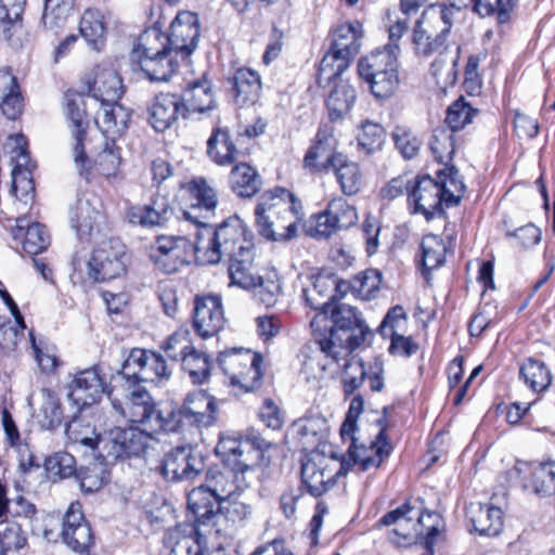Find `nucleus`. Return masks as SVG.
I'll list each match as a JSON object with an SVG mask.
<instances>
[{
  "label": "nucleus",
  "instance_id": "f257e3e1",
  "mask_svg": "<svg viewBox=\"0 0 555 555\" xmlns=\"http://www.w3.org/2000/svg\"><path fill=\"white\" fill-rule=\"evenodd\" d=\"M321 330L313 332L314 345L319 353L328 361L322 370H337L339 361L348 357L364 340L369 328L360 319L357 310L346 304H337L330 308L328 323H321Z\"/></svg>",
  "mask_w": 555,
  "mask_h": 555
},
{
  "label": "nucleus",
  "instance_id": "f03ea898",
  "mask_svg": "<svg viewBox=\"0 0 555 555\" xmlns=\"http://www.w3.org/2000/svg\"><path fill=\"white\" fill-rule=\"evenodd\" d=\"M258 233L269 241H289L297 236L304 214L294 195L283 188L264 192L255 209Z\"/></svg>",
  "mask_w": 555,
  "mask_h": 555
},
{
  "label": "nucleus",
  "instance_id": "7ed1b4c3",
  "mask_svg": "<svg viewBox=\"0 0 555 555\" xmlns=\"http://www.w3.org/2000/svg\"><path fill=\"white\" fill-rule=\"evenodd\" d=\"M438 180L429 176L416 177L409 191V202L413 212L422 214L427 220L443 212V206L459 204L465 185L455 167L437 171Z\"/></svg>",
  "mask_w": 555,
  "mask_h": 555
},
{
  "label": "nucleus",
  "instance_id": "20e7f679",
  "mask_svg": "<svg viewBox=\"0 0 555 555\" xmlns=\"http://www.w3.org/2000/svg\"><path fill=\"white\" fill-rule=\"evenodd\" d=\"M461 12V3H430L416 21L412 42L417 55L429 56L440 53L447 42L455 16Z\"/></svg>",
  "mask_w": 555,
  "mask_h": 555
},
{
  "label": "nucleus",
  "instance_id": "39448f33",
  "mask_svg": "<svg viewBox=\"0 0 555 555\" xmlns=\"http://www.w3.org/2000/svg\"><path fill=\"white\" fill-rule=\"evenodd\" d=\"M246 241L245 225L238 217H230L215 230L205 223L196 233L195 259L201 264L218 263L223 257L237 255Z\"/></svg>",
  "mask_w": 555,
  "mask_h": 555
},
{
  "label": "nucleus",
  "instance_id": "423d86ee",
  "mask_svg": "<svg viewBox=\"0 0 555 555\" xmlns=\"http://www.w3.org/2000/svg\"><path fill=\"white\" fill-rule=\"evenodd\" d=\"M310 346H306L301 353L305 357L302 362L307 372L314 375L330 372L332 375L343 373V386L346 395H352L358 388L361 387L364 379H369L370 387L373 391H380L384 387L382 374L384 372L383 363L378 359L370 362L367 366L363 361L351 353L339 361V367L332 370L331 367L322 370V364L328 360L320 353L315 357H307L306 351L310 350Z\"/></svg>",
  "mask_w": 555,
  "mask_h": 555
},
{
  "label": "nucleus",
  "instance_id": "0eeeda50",
  "mask_svg": "<svg viewBox=\"0 0 555 555\" xmlns=\"http://www.w3.org/2000/svg\"><path fill=\"white\" fill-rule=\"evenodd\" d=\"M400 47L376 49L360 59L358 73L375 98L388 99L400 86L399 56Z\"/></svg>",
  "mask_w": 555,
  "mask_h": 555
},
{
  "label": "nucleus",
  "instance_id": "6e6552de",
  "mask_svg": "<svg viewBox=\"0 0 555 555\" xmlns=\"http://www.w3.org/2000/svg\"><path fill=\"white\" fill-rule=\"evenodd\" d=\"M219 406L217 399L206 390H194L188 393L177 410L168 413L164 425V431H179L184 425L194 426L197 429L214 426L218 421Z\"/></svg>",
  "mask_w": 555,
  "mask_h": 555
},
{
  "label": "nucleus",
  "instance_id": "1a4fd4ad",
  "mask_svg": "<svg viewBox=\"0 0 555 555\" xmlns=\"http://www.w3.org/2000/svg\"><path fill=\"white\" fill-rule=\"evenodd\" d=\"M150 441L151 436L135 427H115L105 431L100 439L98 456L107 464L141 456Z\"/></svg>",
  "mask_w": 555,
  "mask_h": 555
},
{
  "label": "nucleus",
  "instance_id": "9d476101",
  "mask_svg": "<svg viewBox=\"0 0 555 555\" xmlns=\"http://www.w3.org/2000/svg\"><path fill=\"white\" fill-rule=\"evenodd\" d=\"M259 354L244 348H234L219 353L218 363L229 377L230 385L244 391H251L260 385L262 373Z\"/></svg>",
  "mask_w": 555,
  "mask_h": 555
},
{
  "label": "nucleus",
  "instance_id": "9b49d317",
  "mask_svg": "<svg viewBox=\"0 0 555 555\" xmlns=\"http://www.w3.org/2000/svg\"><path fill=\"white\" fill-rule=\"evenodd\" d=\"M119 374L126 383L140 385L168 380L171 372L162 354L134 348L124 361Z\"/></svg>",
  "mask_w": 555,
  "mask_h": 555
},
{
  "label": "nucleus",
  "instance_id": "f8f14e48",
  "mask_svg": "<svg viewBox=\"0 0 555 555\" xmlns=\"http://www.w3.org/2000/svg\"><path fill=\"white\" fill-rule=\"evenodd\" d=\"M195 257V243L184 236H157L149 249L154 267L166 274L178 272Z\"/></svg>",
  "mask_w": 555,
  "mask_h": 555
},
{
  "label": "nucleus",
  "instance_id": "ddd939ff",
  "mask_svg": "<svg viewBox=\"0 0 555 555\" xmlns=\"http://www.w3.org/2000/svg\"><path fill=\"white\" fill-rule=\"evenodd\" d=\"M127 384L126 401H113V408L131 423L149 424L151 429L164 430L166 417L155 410L154 401L150 392L141 385Z\"/></svg>",
  "mask_w": 555,
  "mask_h": 555
},
{
  "label": "nucleus",
  "instance_id": "4468645a",
  "mask_svg": "<svg viewBox=\"0 0 555 555\" xmlns=\"http://www.w3.org/2000/svg\"><path fill=\"white\" fill-rule=\"evenodd\" d=\"M9 139L15 144L11 151V159L14 165L12 170V192L18 202L28 205L34 202L35 197L31 172L36 165L30 160L27 141L23 134L11 135Z\"/></svg>",
  "mask_w": 555,
  "mask_h": 555
},
{
  "label": "nucleus",
  "instance_id": "2eb2a0df",
  "mask_svg": "<svg viewBox=\"0 0 555 555\" xmlns=\"http://www.w3.org/2000/svg\"><path fill=\"white\" fill-rule=\"evenodd\" d=\"M64 99L66 116L76 141L74 145V160L79 173L87 176L91 162L86 156L83 149V140L89 127V119L85 109V99L81 94L72 91L66 92Z\"/></svg>",
  "mask_w": 555,
  "mask_h": 555
},
{
  "label": "nucleus",
  "instance_id": "dca6fc26",
  "mask_svg": "<svg viewBox=\"0 0 555 555\" xmlns=\"http://www.w3.org/2000/svg\"><path fill=\"white\" fill-rule=\"evenodd\" d=\"M254 470L244 467L225 465L222 468H211L207 473L206 483L215 496L223 502L233 496H242L249 488Z\"/></svg>",
  "mask_w": 555,
  "mask_h": 555
},
{
  "label": "nucleus",
  "instance_id": "f3484780",
  "mask_svg": "<svg viewBox=\"0 0 555 555\" xmlns=\"http://www.w3.org/2000/svg\"><path fill=\"white\" fill-rule=\"evenodd\" d=\"M61 538L64 544L77 554H88L94 537L79 502L69 504L62 524Z\"/></svg>",
  "mask_w": 555,
  "mask_h": 555
},
{
  "label": "nucleus",
  "instance_id": "a211bd4d",
  "mask_svg": "<svg viewBox=\"0 0 555 555\" xmlns=\"http://www.w3.org/2000/svg\"><path fill=\"white\" fill-rule=\"evenodd\" d=\"M185 192L189 195L190 205L183 210V218L199 228L215 214L218 205L217 192L207 180L201 177L188 182Z\"/></svg>",
  "mask_w": 555,
  "mask_h": 555
},
{
  "label": "nucleus",
  "instance_id": "6ab92c4d",
  "mask_svg": "<svg viewBox=\"0 0 555 555\" xmlns=\"http://www.w3.org/2000/svg\"><path fill=\"white\" fill-rule=\"evenodd\" d=\"M125 253L118 242H103L92 253L88 261V276L93 282H105L119 276L125 271Z\"/></svg>",
  "mask_w": 555,
  "mask_h": 555
},
{
  "label": "nucleus",
  "instance_id": "aec40b11",
  "mask_svg": "<svg viewBox=\"0 0 555 555\" xmlns=\"http://www.w3.org/2000/svg\"><path fill=\"white\" fill-rule=\"evenodd\" d=\"M205 468L204 457L189 447H178L169 451L162 461V475L171 481L191 480Z\"/></svg>",
  "mask_w": 555,
  "mask_h": 555
},
{
  "label": "nucleus",
  "instance_id": "412c9836",
  "mask_svg": "<svg viewBox=\"0 0 555 555\" xmlns=\"http://www.w3.org/2000/svg\"><path fill=\"white\" fill-rule=\"evenodd\" d=\"M390 443L386 440L385 428H380L376 439L369 446L350 443L347 455L343 459L340 469L357 467L360 472L377 468L389 456Z\"/></svg>",
  "mask_w": 555,
  "mask_h": 555
},
{
  "label": "nucleus",
  "instance_id": "4be33fe9",
  "mask_svg": "<svg viewBox=\"0 0 555 555\" xmlns=\"http://www.w3.org/2000/svg\"><path fill=\"white\" fill-rule=\"evenodd\" d=\"M68 399L80 410L96 403L105 392V383L99 366L77 372L68 385Z\"/></svg>",
  "mask_w": 555,
  "mask_h": 555
},
{
  "label": "nucleus",
  "instance_id": "5701e85b",
  "mask_svg": "<svg viewBox=\"0 0 555 555\" xmlns=\"http://www.w3.org/2000/svg\"><path fill=\"white\" fill-rule=\"evenodd\" d=\"M337 279L331 275H317L310 287L304 289V297L308 306L318 310L310 322L312 332L321 330V323H328V313L337 288Z\"/></svg>",
  "mask_w": 555,
  "mask_h": 555
},
{
  "label": "nucleus",
  "instance_id": "b1692460",
  "mask_svg": "<svg viewBox=\"0 0 555 555\" xmlns=\"http://www.w3.org/2000/svg\"><path fill=\"white\" fill-rule=\"evenodd\" d=\"M331 464L332 461L322 454H312L302 462L301 481L312 496H320L334 486L338 472Z\"/></svg>",
  "mask_w": 555,
  "mask_h": 555
},
{
  "label": "nucleus",
  "instance_id": "393cba45",
  "mask_svg": "<svg viewBox=\"0 0 555 555\" xmlns=\"http://www.w3.org/2000/svg\"><path fill=\"white\" fill-rule=\"evenodd\" d=\"M221 298L216 295L197 297L195 300L193 323L203 338L216 335L224 324Z\"/></svg>",
  "mask_w": 555,
  "mask_h": 555
},
{
  "label": "nucleus",
  "instance_id": "a878e982",
  "mask_svg": "<svg viewBox=\"0 0 555 555\" xmlns=\"http://www.w3.org/2000/svg\"><path fill=\"white\" fill-rule=\"evenodd\" d=\"M199 37L198 18L192 12H180L171 22L168 34L169 44L176 54L184 57L194 52Z\"/></svg>",
  "mask_w": 555,
  "mask_h": 555
},
{
  "label": "nucleus",
  "instance_id": "bb28decb",
  "mask_svg": "<svg viewBox=\"0 0 555 555\" xmlns=\"http://www.w3.org/2000/svg\"><path fill=\"white\" fill-rule=\"evenodd\" d=\"M188 118L183 99L177 93H159L149 106V122L156 131L169 129L180 118Z\"/></svg>",
  "mask_w": 555,
  "mask_h": 555
},
{
  "label": "nucleus",
  "instance_id": "cd10ccee",
  "mask_svg": "<svg viewBox=\"0 0 555 555\" xmlns=\"http://www.w3.org/2000/svg\"><path fill=\"white\" fill-rule=\"evenodd\" d=\"M411 512L412 508L408 504H404L388 512L379 520L383 526H395L390 534V540L398 546H408L416 543L418 535L422 534L420 531L422 517H417V519L414 520V517L409 515Z\"/></svg>",
  "mask_w": 555,
  "mask_h": 555
},
{
  "label": "nucleus",
  "instance_id": "c85d7f7f",
  "mask_svg": "<svg viewBox=\"0 0 555 555\" xmlns=\"http://www.w3.org/2000/svg\"><path fill=\"white\" fill-rule=\"evenodd\" d=\"M88 90L101 104H112L121 99L125 87L121 77L113 67L98 65L88 80Z\"/></svg>",
  "mask_w": 555,
  "mask_h": 555
},
{
  "label": "nucleus",
  "instance_id": "c756f323",
  "mask_svg": "<svg viewBox=\"0 0 555 555\" xmlns=\"http://www.w3.org/2000/svg\"><path fill=\"white\" fill-rule=\"evenodd\" d=\"M164 545L168 555H204V537L189 526H176L166 531ZM209 555H225L223 550H216Z\"/></svg>",
  "mask_w": 555,
  "mask_h": 555
},
{
  "label": "nucleus",
  "instance_id": "7c9ffc66",
  "mask_svg": "<svg viewBox=\"0 0 555 555\" xmlns=\"http://www.w3.org/2000/svg\"><path fill=\"white\" fill-rule=\"evenodd\" d=\"M228 272L231 284L244 289L257 286L260 275L255 264V251L251 241L241 244L237 255L229 258Z\"/></svg>",
  "mask_w": 555,
  "mask_h": 555
},
{
  "label": "nucleus",
  "instance_id": "2f4dec72",
  "mask_svg": "<svg viewBox=\"0 0 555 555\" xmlns=\"http://www.w3.org/2000/svg\"><path fill=\"white\" fill-rule=\"evenodd\" d=\"M12 237L28 255H38L50 245V235L46 227L31 221L26 215L16 219L15 227L12 229Z\"/></svg>",
  "mask_w": 555,
  "mask_h": 555
},
{
  "label": "nucleus",
  "instance_id": "473e14b6",
  "mask_svg": "<svg viewBox=\"0 0 555 555\" xmlns=\"http://www.w3.org/2000/svg\"><path fill=\"white\" fill-rule=\"evenodd\" d=\"M254 508L251 503L244 496H233L218 505L215 520L216 533L227 532L230 529L243 526L250 519Z\"/></svg>",
  "mask_w": 555,
  "mask_h": 555
},
{
  "label": "nucleus",
  "instance_id": "72a5a7b5",
  "mask_svg": "<svg viewBox=\"0 0 555 555\" xmlns=\"http://www.w3.org/2000/svg\"><path fill=\"white\" fill-rule=\"evenodd\" d=\"M217 452L223 456L225 465L244 467L245 470H254L259 462V452L254 451L248 441L234 437H221Z\"/></svg>",
  "mask_w": 555,
  "mask_h": 555
},
{
  "label": "nucleus",
  "instance_id": "f704fd0d",
  "mask_svg": "<svg viewBox=\"0 0 555 555\" xmlns=\"http://www.w3.org/2000/svg\"><path fill=\"white\" fill-rule=\"evenodd\" d=\"M173 210L165 197H156L150 205L131 206L127 219L134 225L154 228L164 225L172 216Z\"/></svg>",
  "mask_w": 555,
  "mask_h": 555
},
{
  "label": "nucleus",
  "instance_id": "c9c22d12",
  "mask_svg": "<svg viewBox=\"0 0 555 555\" xmlns=\"http://www.w3.org/2000/svg\"><path fill=\"white\" fill-rule=\"evenodd\" d=\"M101 111L95 122L107 140L115 141L128 129L131 112L118 102L101 104Z\"/></svg>",
  "mask_w": 555,
  "mask_h": 555
},
{
  "label": "nucleus",
  "instance_id": "e433bc0d",
  "mask_svg": "<svg viewBox=\"0 0 555 555\" xmlns=\"http://www.w3.org/2000/svg\"><path fill=\"white\" fill-rule=\"evenodd\" d=\"M221 502L208 490L207 483L194 488L188 495V507L199 526L215 528L218 505Z\"/></svg>",
  "mask_w": 555,
  "mask_h": 555
},
{
  "label": "nucleus",
  "instance_id": "4c0bfd02",
  "mask_svg": "<svg viewBox=\"0 0 555 555\" xmlns=\"http://www.w3.org/2000/svg\"><path fill=\"white\" fill-rule=\"evenodd\" d=\"M466 515L480 534L496 535L503 527V512L490 504L470 503Z\"/></svg>",
  "mask_w": 555,
  "mask_h": 555
},
{
  "label": "nucleus",
  "instance_id": "58836bf2",
  "mask_svg": "<svg viewBox=\"0 0 555 555\" xmlns=\"http://www.w3.org/2000/svg\"><path fill=\"white\" fill-rule=\"evenodd\" d=\"M233 98L237 105L254 104L261 92L260 76L257 72L241 67L231 78Z\"/></svg>",
  "mask_w": 555,
  "mask_h": 555
},
{
  "label": "nucleus",
  "instance_id": "ea45409f",
  "mask_svg": "<svg viewBox=\"0 0 555 555\" xmlns=\"http://www.w3.org/2000/svg\"><path fill=\"white\" fill-rule=\"evenodd\" d=\"M315 138L314 144L305 156V166L315 171L328 170L338 154L334 152L335 140L327 131L323 130H319Z\"/></svg>",
  "mask_w": 555,
  "mask_h": 555
},
{
  "label": "nucleus",
  "instance_id": "a19ab883",
  "mask_svg": "<svg viewBox=\"0 0 555 555\" xmlns=\"http://www.w3.org/2000/svg\"><path fill=\"white\" fill-rule=\"evenodd\" d=\"M238 150L225 128H215L207 141V155L219 166H230L238 157Z\"/></svg>",
  "mask_w": 555,
  "mask_h": 555
},
{
  "label": "nucleus",
  "instance_id": "79ce46f5",
  "mask_svg": "<svg viewBox=\"0 0 555 555\" xmlns=\"http://www.w3.org/2000/svg\"><path fill=\"white\" fill-rule=\"evenodd\" d=\"M183 99L186 117L190 113H204L215 107V95L207 79L195 80L180 95Z\"/></svg>",
  "mask_w": 555,
  "mask_h": 555
},
{
  "label": "nucleus",
  "instance_id": "37998d69",
  "mask_svg": "<svg viewBox=\"0 0 555 555\" xmlns=\"http://www.w3.org/2000/svg\"><path fill=\"white\" fill-rule=\"evenodd\" d=\"M518 376L537 395L548 389L553 379L548 366L543 361L531 357L519 364Z\"/></svg>",
  "mask_w": 555,
  "mask_h": 555
},
{
  "label": "nucleus",
  "instance_id": "c03bdc74",
  "mask_svg": "<svg viewBox=\"0 0 555 555\" xmlns=\"http://www.w3.org/2000/svg\"><path fill=\"white\" fill-rule=\"evenodd\" d=\"M331 169L345 195H354L361 190L363 177L357 163L349 160L343 154H337Z\"/></svg>",
  "mask_w": 555,
  "mask_h": 555
},
{
  "label": "nucleus",
  "instance_id": "a18cd8bd",
  "mask_svg": "<svg viewBox=\"0 0 555 555\" xmlns=\"http://www.w3.org/2000/svg\"><path fill=\"white\" fill-rule=\"evenodd\" d=\"M0 108L9 119H16L23 109L17 80L9 70H0Z\"/></svg>",
  "mask_w": 555,
  "mask_h": 555
},
{
  "label": "nucleus",
  "instance_id": "49530a36",
  "mask_svg": "<svg viewBox=\"0 0 555 555\" xmlns=\"http://www.w3.org/2000/svg\"><path fill=\"white\" fill-rule=\"evenodd\" d=\"M176 52H167L157 56H139L141 70L151 81H168L178 67Z\"/></svg>",
  "mask_w": 555,
  "mask_h": 555
},
{
  "label": "nucleus",
  "instance_id": "de8ad7c7",
  "mask_svg": "<svg viewBox=\"0 0 555 555\" xmlns=\"http://www.w3.org/2000/svg\"><path fill=\"white\" fill-rule=\"evenodd\" d=\"M229 182L232 191L240 197H251L261 186L260 176L246 163L236 164L232 168Z\"/></svg>",
  "mask_w": 555,
  "mask_h": 555
},
{
  "label": "nucleus",
  "instance_id": "09e8293b",
  "mask_svg": "<svg viewBox=\"0 0 555 555\" xmlns=\"http://www.w3.org/2000/svg\"><path fill=\"white\" fill-rule=\"evenodd\" d=\"M79 33L90 47L100 50L106 38V22L103 13L93 9L86 10L80 18Z\"/></svg>",
  "mask_w": 555,
  "mask_h": 555
},
{
  "label": "nucleus",
  "instance_id": "8fccbe9b",
  "mask_svg": "<svg viewBox=\"0 0 555 555\" xmlns=\"http://www.w3.org/2000/svg\"><path fill=\"white\" fill-rule=\"evenodd\" d=\"M66 436L73 444L86 447L98 454L99 441L103 434H96L95 428L83 416H74L66 426Z\"/></svg>",
  "mask_w": 555,
  "mask_h": 555
},
{
  "label": "nucleus",
  "instance_id": "3c124183",
  "mask_svg": "<svg viewBox=\"0 0 555 555\" xmlns=\"http://www.w3.org/2000/svg\"><path fill=\"white\" fill-rule=\"evenodd\" d=\"M357 100L354 88L346 81L340 80L331 91L326 106L332 120L341 119L347 115Z\"/></svg>",
  "mask_w": 555,
  "mask_h": 555
},
{
  "label": "nucleus",
  "instance_id": "603ef678",
  "mask_svg": "<svg viewBox=\"0 0 555 555\" xmlns=\"http://www.w3.org/2000/svg\"><path fill=\"white\" fill-rule=\"evenodd\" d=\"M525 488L539 496L555 493V462L540 463L532 467Z\"/></svg>",
  "mask_w": 555,
  "mask_h": 555
},
{
  "label": "nucleus",
  "instance_id": "864d4df0",
  "mask_svg": "<svg viewBox=\"0 0 555 555\" xmlns=\"http://www.w3.org/2000/svg\"><path fill=\"white\" fill-rule=\"evenodd\" d=\"M430 151L435 159L444 165V168L454 167L449 165L455 152L454 135L448 128H437L434 130L430 141Z\"/></svg>",
  "mask_w": 555,
  "mask_h": 555
},
{
  "label": "nucleus",
  "instance_id": "5fc2aeb1",
  "mask_svg": "<svg viewBox=\"0 0 555 555\" xmlns=\"http://www.w3.org/2000/svg\"><path fill=\"white\" fill-rule=\"evenodd\" d=\"M175 52L169 44L168 35H165L156 27L144 30L139 37L135 54L140 56H157L158 54Z\"/></svg>",
  "mask_w": 555,
  "mask_h": 555
},
{
  "label": "nucleus",
  "instance_id": "6e6d98bb",
  "mask_svg": "<svg viewBox=\"0 0 555 555\" xmlns=\"http://www.w3.org/2000/svg\"><path fill=\"white\" fill-rule=\"evenodd\" d=\"M350 64V59L331 50L323 56L319 66L318 82L320 86L328 85L336 80Z\"/></svg>",
  "mask_w": 555,
  "mask_h": 555
},
{
  "label": "nucleus",
  "instance_id": "4d7b16f0",
  "mask_svg": "<svg viewBox=\"0 0 555 555\" xmlns=\"http://www.w3.org/2000/svg\"><path fill=\"white\" fill-rule=\"evenodd\" d=\"M333 48L336 53L352 59L360 50V35L357 27L351 24H344L337 27L333 35Z\"/></svg>",
  "mask_w": 555,
  "mask_h": 555
},
{
  "label": "nucleus",
  "instance_id": "13d9d810",
  "mask_svg": "<svg viewBox=\"0 0 555 555\" xmlns=\"http://www.w3.org/2000/svg\"><path fill=\"white\" fill-rule=\"evenodd\" d=\"M101 457L96 455V460L88 466L80 468L78 478L80 487L86 492H94L99 490L107 480L109 472L105 461H100Z\"/></svg>",
  "mask_w": 555,
  "mask_h": 555
},
{
  "label": "nucleus",
  "instance_id": "bf43d9fd",
  "mask_svg": "<svg viewBox=\"0 0 555 555\" xmlns=\"http://www.w3.org/2000/svg\"><path fill=\"white\" fill-rule=\"evenodd\" d=\"M180 362L193 384H203L210 376L211 363L208 356L195 348L183 357Z\"/></svg>",
  "mask_w": 555,
  "mask_h": 555
},
{
  "label": "nucleus",
  "instance_id": "052dcab7",
  "mask_svg": "<svg viewBox=\"0 0 555 555\" xmlns=\"http://www.w3.org/2000/svg\"><path fill=\"white\" fill-rule=\"evenodd\" d=\"M42 405L40 408L38 420L42 428L52 430L62 422V409L56 395L48 389H41Z\"/></svg>",
  "mask_w": 555,
  "mask_h": 555
},
{
  "label": "nucleus",
  "instance_id": "680f3d73",
  "mask_svg": "<svg viewBox=\"0 0 555 555\" xmlns=\"http://www.w3.org/2000/svg\"><path fill=\"white\" fill-rule=\"evenodd\" d=\"M100 212L93 208L88 201H78L70 217L72 227L76 230L80 238L89 236L94 229Z\"/></svg>",
  "mask_w": 555,
  "mask_h": 555
},
{
  "label": "nucleus",
  "instance_id": "e2e57ef3",
  "mask_svg": "<svg viewBox=\"0 0 555 555\" xmlns=\"http://www.w3.org/2000/svg\"><path fill=\"white\" fill-rule=\"evenodd\" d=\"M74 9V0H44L41 23L47 29L63 26Z\"/></svg>",
  "mask_w": 555,
  "mask_h": 555
},
{
  "label": "nucleus",
  "instance_id": "0e129e2a",
  "mask_svg": "<svg viewBox=\"0 0 555 555\" xmlns=\"http://www.w3.org/2000/svg\"><path fill=\"white\" fill-rule=\"evenodd\" d=\"M422 264L430 271L444 262L447 247L443 240L435 234H427L421 243Z\"/></svg>",
  "mask_w": 555,
  "mask_h": 555
},
{
  "label": "nucleus",
  "instance_id": "69168bd1",
  "mask_svg": "<svg viewBox=\"0 0 555 555\" xmlns=\"http://www.w3.org/2000/svg\"><path fill=\"white\" fill-rule=\"evenodd\" d=\"M95 169L104 177H116L121 166L120 147L107 140L94 160Z\"/></svg>",
  "mask_w": 555,
  "mask_h": 555
},
{
  "label": "nucleus",
  "instance_id": "338daca9",
  "mask_svg": "<svg viewBox=\"0 0 555 555\" xmlns=\"http://www.w3.org/2000/svg\"><path fill=\"white\" fill-rule=\"evenodd\" d=\"M477 112V109L461 96L447 109L446 122L449 126V130L454 132L463 129L466 125H469L473 121Z\"/></svg>",
  "mask_w": 555,
  "mask_h": 555
},
{
  "label": "nucleus",
  "instance_id": "774afa93",
  "mask_svg": "<svg viewBox=\"0 0 555 555\" xmlns=\"http://www.w3.org/2000/svg\"><path fill=\"white\" fill-rule=\"evenodd\" d=\"M27 539L16 522L0 521V555L25 547Z\"/></svg>",
  "mask_w": 555,
  "mask_h": 555
}]
</instances>
